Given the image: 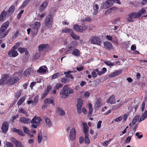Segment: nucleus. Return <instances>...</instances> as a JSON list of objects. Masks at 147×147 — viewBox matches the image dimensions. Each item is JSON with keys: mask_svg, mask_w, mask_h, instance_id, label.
Here are the masks:
<instances>
[{"mask_svg": "<svg viewBox=\"0 0 147 147\" xmlns=\"http://www.w3.org/2000/svg\"><path fill=\"white\" fill-rule=\"evenodd\" d=\"M74 93L73 90L71 88L67 87L64 86L62 89L61 90L59 95H62L61 97L63 98H67L69 95Z\"/></svg>", "mask_w": 147, "mask_h": 147, "instance_id": "nucleus-1", "label": "nucleus"}, {"mask_svg": "<svg viewBox=\"0 0 147 147\" xmlns=\"http://www.w3.org/2000/svg\"><path fill=\"white\" fill-rule=\"evenodd\" d=\"M9 22L7 21L4 23L0 28V36L5 37L8 34V32H5V30L9 26Z\"/></svg>", "mask_w": 147, "mask_h": 147, "instance_id": "nucleus-2", "label": "nucleus"}, {"mask_svg": "<svg viewBox=\"0 0 147 147\" xmlns=\"http://www.w3.org/2000/svg\"><path fill=\"white\" fill-rule=\"evenodd\" d=\"M53 20L52 15L51 14L48 15L46 18L45 20L46 26L48 27H51L53 24Z\"/></svg>", "mask_w": 147, "mask_h": 147, "instance_id": "nucleus-3", "label": "nucleus"}, {"mask_svg": "<svg viewBox=\"0 0 147 147\" xmlns=\"http://www.w3.org/2000/svg\"><path fill=\"white\" fill-rule=\"evenodd\" d=\"M7 84L9 85H12L16 83L19 81L18 77L16 76L10 77L8 75Z\"/></svg>", "mask_w": 147, "mask_h": 147, "instance_id": "nucleus-4", "label": "nucleus"}, {"mask_svg": "<svg viewBox=\"0 0 147 147\" xmlns=\"http://www.w3.org/2000/svg\"><path fill=\"white\" fill-rule=\"evenodd\" d=\"M87 28V27L86 25L80 26L76 24L73 25V28L74 30L78 32L84 31L86 30Z\"/></svg>", "mask_w": 147, "mask_h": 147, "instance_id": "nucleus-5", "label": "nucleus"}, {"mask_svg": "<svg viewBox=\"0 0 147 147\" xmlns=\"http://www.w3.org/2000/svg\"><path fill=\"white\" fill-rule=\"evenodd\" d=\"M137 14V13L134 12L129 14L127 16V21L130 22H133L134 19L138 18Z\"/></svg>", "mask_w": 147, "mask_h": 147, "instance_id": "nucleus-6", "label": "nucleus"}, {"mask_svg": "<svg viewBox=\"0 0 147 147\" xmlns=\"http://www.w3.org/2000/svg\"><path fill=\"white\" fill-rule=\"evenodd\" d=\"M76 129L74 127L72 128L70 130L69 137L71 141L74 140L76 138Z\"/></svg>", "mask_w": 147, "mask_h": 147, "instance_id": "nucleus-7", "label": "nucleus"}, {"mask_svg": "<svg viewBox=\"0 0 147 147\" xmlns=\"http://www.w3.org/2000/svg\"><path fill=\"white\" fill-rule=\"evenodd\" d=\"M40 25V23L39 22H36L34 23V25H33L32 27V29L31 32L33 33V34H36L38 31V28H39Z\"/></svg>", "mask_w": 147, "mask_h": 147, "instance_id": "nucleus-8", "label": "nucleus"}, {"mask_svg": "<svg viewBox=\"0 0 147 147\" xmlns=\"http://www.w3.org/2000/svg\"><path fill=\"white\" fill-rule=\"evenodd\" d=\"M62 33H68L70 34V35L71 37H79L77 36L76 35L74 34L72 30L68 28H63L61 30Z\"/></svg>", "mask_w": 147, "mask_h": 147, "instance_id": "nucleus-9", "label": "nucleus"}, {"mask_svg": "<svg viewBox=\"0 0 147 147\" xmlns=\"http://www.w3.org/2000/svg\"><path fill=\"white\" fill-rule=\"evenodd\" d=\"M114 1L113 0H107L106 1L103 6V8L104 9H106L112 6Z\"/></svg>", "mask_w": 147, "mask_h": 147, "instance_id": "nucleus-10", "label": "nucleus"}, {"mask_svg": "<svg viewBox=\"0 0 147 147\" xmlns=\"http://www.w3.org/2000/svg\"><path fill=\"white\" fill-rule=\"evenodd\" d=\"M8 54L10 57H15L18 55V53L15 49L12 48L8 52Z\"/></svg>", "mask_w": 147, "mask_h": 147, "instance_id": "nucleus-11", "label": "nucleus"}, {"mask_svg": "<svg viewBox=\"0 0 147 147\" xmlns=\"http://www.w3.org/2000/svg\"><path fill=\"white\" fill-rule=\"evenodd\" d=\"M91 42L92 43L100 45L101 40L99 37H94L92 39Z\"/></svg>", "mask_w": 147, "mask_h": 147, "instance_id": "nucleus-12", "label": "nucleus"}, {"mask_svg": "<svg viewBox=\"0 0 147 147\" xmlns=\"http://www.w3.org/2000/svg\"><path fill=\"white\" fill-rule=\"evenodd\" d=\"M41 120L40 117H35L33 119L31 122L32 124H35L36 125H38Z\"/></svg>", "mask_w": 147, "mask_h": 147, "instance_id": "nucleus-13", "label": "nucleus"}, {"mask_svg": "<svg viewBox=\"0 0 147 147\" xmlns=\"http://www.w3.org/2000/svg\"><path fill=\"white\" fill-rule=\"evenodd\" d=\"M8 75H5L0 80V85L5 84H7V80L8 79Z\"/></svg>", "mask_w": 147, "mask_h": 147, "instance_id": "nucleus-14", "label": "nucleus"}, {"mask_svg": "<svg viewBox=\"0 0 147 147\" xmlns=\"http://www.w3.org/2000/svg\"><path fill=\"white\" fill-rule=\"evenodd\" d=\"M9 127V125L7 122H4L2 125L1 127V129L3 132L5 133H6Z\"/></svg>", "mask_w": 147, "mask_h": 147, "instance_id": "nucleus-15", "label": "nucleus"}, {"mask_svg": "<svg viewBox=\"0 0 147 147\" xmlns=\"http://www.w3.org/2000/svg\"><path fill=\"white\" fill-rule=\"evenodd\" d=\"M19 121L22 123L28 124L30 122V120L26 117H22L20 118Z\"/></svg>", "mask_w": 147, "mask_h": 147, "instance_id": "nucleus-16", "label": "nucleus"}, {"mask_svg": "<svg viewBox=\"0 0 147 147\" xmlns=\"http://www.w3.org/2000/svg\"><path fill=\"white\" fill-rule=\"evenodd\" d=\"M104 45L105 48L109 50H111L113 49V47L112 45L107 41L104 42Z\"/></svg>", "mask_w": 147, "mask_h": 147, "instance_id": "nucleus-17", "label": "nucleus"}, {"mask_svg": "<svg viewBox=\"0 0 147 147\" xmlns=\"http://www.w3.org/2000/svg\"><path fill=\"white\" fill-rule=\"evenodd\" d=\"M138 106V105L137 104H136L135 102H133L128 107V109L131 110L133 108H134L135 112H136L137 110Z\"/></svg>", "mask_w": 147, "mask_h": 147, "instance_id": "nucleus-18", "label": "nucleus"}, {"mask_svg": "<svg viewBox=\"0 0 147 147\" xmlns=\"http://www.w3.org/2000/svg\"><path fill=\"white\" fill-rule=\"evenodd\" d=\"M48 4L47 1L44 2L40 6L39 8V11L40 12H42L46 7Z\"/></svg>", "mask_w": 147, "mask_h": 147, "instance_id": "nucleus-19", "label": "nucleus"}, {"mask_svg": "<svg viewBox=\"0 0 147 147\" xmlns=\"http://www.w3.org/2000/svg\"><path fill=\"white\" fill-rule=\"evenodd\" d=\"M11 130L12 131L18 133L19 135L21 136H24L25 134L23 132L19 129H17L16 128L13 127L11 128Z\"/></svg>", "mask_w": 147, "mask_h": 147, "instance_id": "nucleus-20", "label": "nucleus"}, {"mask_svg": "<svg viewBox=\"0 0 147 147\" xmlns=\"http://www.w3.org/2000/svg\"><path fill=\"white\" fill-rule=\"evenodd\" d=\"M47 44H42L40 45L38 47V50L39 51H42L44 49H47L48 48Z\"/></svg>", "mask_w": 147, "mask_h": 147, "instance_id": "nucleus-21", "label": "nucleus"}, {"mask_svg": "<svg viewBox=\"0 0 147 147\" xmlns=\"http://www.w3.org/2000/svg\"><path fill=\"white\" fill-rule=\"evenodd\" d=\"M147 117V111L146 110L143 114L141 117L138 120L139 122L140 123L144 120Z\"/></svg>", "mask_w": 147, "mask_h": 147, "instance_id": "nucleus-22", "label": "nucleus"}, {"mask_svg": "<svg viewBox=\"0 0 147 147\" xmlns=\"http://www.w3.org/2000/svg\"><path fill=\"white\" fill-rule=\"evenodd\" d=\"M7 13L5 11H3L1 12L0 15V21H3L5 19Z\"/></svg>", "mask_w": 147, "mask_h": 147, "instance_id": "nucleus-23", "label": "nucleus"}, {"mask_svg": "<svg viewBox=\"0 0 147 147\" xmlns=\"http://www.w3.org/2000/svg\"><path fill=\"white\" fill-rule=\"evenodd\" d=\"M57 113L61 116H63L65 114L64 111L59 107H57Z\"/></svg>", "mask_w": 147, "mask_h": 147, "instance_id": "nucleus-24", "label": "nucleus"}, {"mask_svg": "<svg viewBox=\"0 0 147 147\" xmlns=\"http://www.w3.org/2000/svg\"><path fill=\"white\" fill-rule=\"evenodd\" d=\"M93 8L94 11L92 13L94 15H95L98 12V10L99 7L97 4H95L93 5Z\"/></svg>", "mask_w": 147, "mask_h": 147, "instance_id": "nucleus-25", "label": "nucleus"}, {"mask_svg": "<svg viewBox=\"0 0 147 147\" xmlns=\"http://www.w3.org/2000/svg\"><path fill=\"white\" fill-rule=\"evenodd\" d=\"M44 119L46 123L47 127H50L51 125V123L50 119L47 118L46 117H44Z\"/></svg>", "mask_w": 147, "mask_h": 147, "instance_id": "nucleus-26", "label": "nucleus"}, {"mask_svg": "<svg viewBox=\"0 0 147 147\" xmlns=\"http://www.w3.org/2000/svg\"><path fill=\"white\" fill-rule=\"evenodd\" d=\"M82 125L83 127V132L85 134H87V133L88 131V127L87 124L85 123H83Z\"/></svg>", "mask_w": 147, "mask_h": 147, "instance_id": "nucleus-27", "label": "nucleus"}, {"mask_svg": "<svg viewBox=\"0 0 147 147\" xmlns=\"http://www.w3.org/2000/svg\"><path fill=\"white\" fill-rule=\"evenodd\" d=\"M115 96L114 95H112L107 101V102L111 104L115 103Z\"/></svg>", "mask_w": 147, "mask_h": 147, "instance_id": "nucleus-28", "label": "nucleus"}, {"mask_svg": "<svg viewBox=\"0 0 147 147\" xmlns=\"http://www.w3.org/2000/svg\"><path fill=\"white\" fill-rule=\"evenodd\" d=\"M47 69V67L45 66L40 67L38 70L37 72L40 73H42L46 72Z\"/></svg>", "mask_w": 147, "mask_h": 147, "instance_id": "nucleus-29", "label": "nucleus"}, {"mask_svg": "<svg viewBox=\"0 0 147 147\" xmlns=\"http://www.w3.org/2000/svg\"><path fill=\"white\" fill-rule=\"evenodd\" d=\"M77 105V108H81L83 105V101L81 99H78Z\"/></svg>", "mask_w": 147, "mask_h": 147, "instance_id": "nucleus-30", "label": "nucleus"}, {"mask_svg": "<svg viewBox=\"0 0 147 147\" xmlns=\"http://www.w3.org/2000/svg\"><path fill=\"white\" fill-rule=\"evenodd\" d=\"M101 106V104H100V100H97L95 104L94 108L96 109H97L99 107Z\"/></svg>", "mask_w": 147, "mask_h": 147, "instance_id": "nucleus-31", "label": "nucleus"}, {"mask_svg": "<svg viewBox=\"0 0 147 147\" xmlns=\"http://www.w3.org/2000/svg\"><path fill=\"white\" fill-rule=\"evenodd\" d=\"M42 139V134L41 131H40L38 133V143H40Z\"/></svg>", "mask_w": 147, "mask_h": 147, "instance_id": "nucleus-32", "label": "nucleus"}, {"mask_svg": "<svg viewBox=\"0 0 147 147\" xmlns=\"http://www.w3.org/2000/svg\"><path fill=\"white\" fill-rule=\"evenodd\" d=\"M15 9V7L14 6L12 5L9 8L8 12L9 15H11Z\"/></svg>", "mask_w": 147, "mask_h": 147, "instance_id": "nucleus-33", "label": "nucleus"}, {"mask_svg": "<svg viewBox=\"0 0 147 147\" xmlns=\"http://www.w3.org/2000/svg\"><path fill=\"white\" fill-rule=\"evenodd\" d=\"M39 96H36L34 98V100H32L33 102V105L36 106L38 103Z\"/></svg>", "mask_w": 147, "mask_h": 147, "instance_id": "nucleus-34", "label": "nucleus"}, {"mask_svg": "<svg viewBox=\"0 0 147 147\" xmlns=\"http://www.w3.org/2000/svg\"><path fill=\"white\" fill-rule=\"evenodd\" d=\"M145 12V9L144 8H142L137 13V14L138 17L139 18Z\"/></svg>", "mask_w": 147, "mask_h": 147, "instance_id": "nucleus-35", "label": "nucleus"}, {"mask_svg": "<svg viewBox=\"0 0 147 147\" xmlns=\"http://www.w3.org/2000/svg\"><path fill=\"white\" fill-rule=\"evenodd\" d=\"M72 54L75 56H78L80 55V51L78 50L75 49L74 50Z\"/></svg>", "mask_w": 147, "mask_h": 147, "instance_id": "nucleus-36", "label": "nucleus"}, {"mask_svg": "<svg viewBox=\"0 0 147 147\" xmlns=\"http://www.w3.org/2000/svg\"><path fill=\"white\" fill-rule=\"evenodd\" d=\"M18 111L20 113L24 114L26 117H28L29 115L28 113L23 109H19L18 110Z\"/></svg>", "mask_w": 147, "mask_h": 147, "instance_id": "nucleus-37", "label": "nucleus"}, {"mask_svg": "<svg viewBox=\"0 0 147 147\" xmlns=\"http://www.w3.org/2000/svg\"><path fill=\"white\" fill-rule=\"evenodd\" d=\"M89 109V115H91L93 112V109L92 108V105L91 103H89L88 105Z\"/></svg>", "mask_w": 147, "mask_h": 147, "instance_id": "nucleus-38", "label": "nucleus"}, {"mask_svg": "<svg viewBox=\"0 0 147 147\" xmlns=\"http://www.w3.org/2000/svg\"><path fill=\"white\" fill-rule=\"evenodd\" d=\"M25 99V97H22L18 101L17 103L18 105H21L22 103L24 102Z\"/></svg>", "mask_w": 147, "mask_h": 147, "instance_id": "nucleus-39", "label": "nucleus"}, {"mask_svg": "<svg viewBox=\"0 0 147 147\" xmlns=\"http://www.w3.org/2000/svg\"><path fill=\"white\" fill-rule=\"evenodd\" d=\"M139 119V116L138 115H136L135 116L134 118H133L132 121V124L133 125H134L136 123L137 121Z\"/></svg>", "mask_w": 147, "mask_h": 147, "instance_id": "nucleus-40", "label": "nucleus"}, {"mask_svg": "<svg viewBox=\"0 0 147 147\" xmlns=\"http://www.w3.org/2000/svg\"><path fill=\"white\" fill-rule=\"evenodd\" d=\"M63 85V84L61 83L57 84L56 86L54 87V88L56 90H58L59 88H61Z\"/></svg>", "mask_w": 147, "mask_h": 147, "instance_id": "nucleus-41", "label": "nucleus"}, {"mask_svg": "<svg viewBox=\"0 0 147 147\" xmlns=\"http://www.w3.org/2000/svg\"><path fill=\"white\" fill-rule=\"evenodd\" d=\"M10 140L15 145L17 143V142L19 141L18 140H16L15 138L13 137H11L10 138Z\"/></svg>", "mask_w": 147, "mask_h": 147, "instance_id": "nucleus-42", "label": "nucleus"}, {"mask_svg": "<svg viewBox=\"0 0 147 147\" xmlns=\"http://www.w3.org/2000/svg\"><path fill=\"white\" fill-rule=\"evenodd\" d=\"M105 63L107 65L110 66H113L114 65V64L110 61H105Z\"/></svg>", "mask_w": 147, "mask_h": 147, "instance_id": "nucleus-43", "label": "nucleus"}, {"mask_svg": "<svg viewBox=\"0 0 147 147\" xmlns=\"http://www.w3.org/2000/svg\"><path fill=\"white\" fill-rule=\"evenodd\" d=\"M85 141L88 144H89L90 142L87 134H85Z\"/></svg>", "mask_w": 147, "mask_h": 147, "instance_id": "nucleus-44", "label": "nucleus"}, {"mask_svg": "<svg viewBox=\"0 0 147 147\" xmlns=\"http://www.w3.org/2000/svg\"><path fill=\"white\" fill-rule=\"evenodd\" d=\"M22 127L24 132L26 134H28L29 131L28 128L24 126H23Z\"/></svg>", "mask_w": 147, "mask_h": 147, "instance_id": "nucleus-45", "label": "nucleus"}, {"mask_svg": "<svg viewBox=\"0 0 147 147\" xmlns=\"http://www.w3.org/2000/svg\"><path fill=\"white\" fill-rule=\"evenodd\" d=\"M15 145L16 147H24V146L22 143L19 141L17 142V143Z\"/></svg>", "mask_w": 147, "mask_h": 147, "instance_id": "nucleus-46", "label": "nucleus"}, {"mask_svg": "<svg viewBox=\"0 0 147 147\" xmlns=\"http://www.w3.org/2000/svg\"><path fill=\"white\" fill-rule=\"evenodd\" d=\"M61 82L64 83H66L69 82V81L67 80V78H61Z\"/></svg>", "mask_w": 147, "mask_h": 147, "instance_id": "nucleus-47", "label": "nucleus"}, {"mask_svg": "<svg viewBox=\"0 0 147 147\" xmlns=\"http://www.w3.org/2000/svg\"><path fill=\"white\" fill-rule=\"evenodd\" d=\"M48 103L49 104H51L53 105H54L55 103L53 98L51 97L50 98H49Z\"/></svg>", "mask_w": 147, "mask_h": 147, "instance_id": "nucleus-48", "label": "nucleus"}, {"mask_svg": "<svg viewBox=\"0 0 147 147\" xmlns=\"http://www.w3.org/2000/svg\"><path fill=\"white\" fill-rule=\"evenodd\" d=\"M73 72L71 71H69L67 72H65L64 73V74H65L66 77H69V75H70V73Z\"/></svg>", "mask_w": 147, "mask_h": 147, "instance_id": "nucleus-49", "label": "nucleus"}, {"mask_svg": "<svg viewBox=\"0 0 147 147\" xmlns=\"http://www.w3.org/2000/svg\"><path fill=\"white\" fill-rule=\"evenodd\" d=\"M21 92L20 91H19L16 92L15 94V97L16 98H18L21 95Z\"/></svg>", "mask_w": 147, "mask_h": 147, "instance_id": "nucleus-50", "label": "nucleus"}, {"mask_svg": "<svg viewBox=\"0 0 147 147\" xmlns=\"http://www.w3.org/2000/svg\"><path fill=\"white\" fill-rule=\"evenodd\" d=\"M6 145L7 147H13L14 146L13 144L9 142H7Z\"/></svg>", "mask_w": 147, "mask_h": 147, "instance_id": "nucleus-51", "label": "nucleus"}, {"mask_svg": "<svg viewBox=\"0 0 147 147\" xmlns=\"http://www.w3.org/2000/svg\"><path fill=\"white\" fill-rule=\"evenodd\" d=\"M26 50V49H24L21 47L19 48L18 49V51L21 53H24Z\"/></svg>", "mask_w": 147, "mask_h": 147, "instance_id": "nucleus-52", "label": "nucleus"}, {"mask_svg": "<svg viewBox=\"0 0 147 147\" xmlns=\"http://www.w3.org/2000/svg\"><path fill=\"white\" fill-rule=\"evenodd\" d=\"M59 74L58 73H57L54 74L52 76V79H55L59 77Z\"/></svg>", "mask_w": 147, "mask_h": 147, "instance_id": "nucleus-53", "label": "nucleus"}, {"mask_svg": "<svg viewBox=\"0 0 147 147\" xmlns=\"http://www.w3.org/2000/svg\"><path fill=\"white\" fill-rule=\"evenodd\" d=\"M28 3H29L26 0H25V1L23 3L21 7L22 8H24L25 6L28 5Z\"/></svg>", "mask_w": 147, "mask_h": 147, "instance_id": "nucleus-54", "label": "nucleus"}, {"mask_svg": "<svg viewBox=\"0 0 147 147\" xmlns=\"http://www.w3.org/2000/svg\"><path fill=\"white\" fill-rule=\"evenodd\" d=\"M131 136H128L126 139L125 142V143H129L131 141Z\"/></svg>", "mask_w": 147, "mask_h": 147, "instance_id": "nucleus-55", "label": "nucleus"}, {"mask_svg": "<svg viewBox=\"0 0 147 147\" xmlns=\"http://www.w3.org/2000/svg\"><path fill=\"white\" fill-rule=\"evenodd\" d=\"M24 12V11L23 10H22L18 14L17 16V18L18 19H19L21 16L22 14Z\"/></svg>", "mask_w": 147, "mask_h": 147, "instance_id": "nucleus-56", "label": "nucleus"}, {"mask_svg": "<svg viewBox=\"0 0 147 147\" xmlns=\"http://www.w3.org/2000/svg\"><path fill=\"white\" fill-rule=\"evenodd\" d=\"M110 141H111L110 140H108V141H105L103 142V145L104 146H106L108 145L109 143V142H110Z\"/></svg>", "mask_w": 147, "mask_h": 147, "instance_id": "nucleus-57", "label": "nucleus"}, {"mask_svg": "<svg viewBox=\"0 0 147 147\" xmlns=\"http://www.w3.org/2000/svg\"><path fill=\"white\" fill-rule=\"evenodd\" d=\"M140 134L139 132H137L136 133L135 136L138 137L139 139H141L142 138L143 135H140Z\"/></svg>", "mask_w": 147, "mask_h": 147, "instance_id": "nucleus-58", "label": "nucleus"}, {"mask_svg": "<svg viewBox=\"0 0 147 147\" xmlns=\"http://www.w3.org/2000/svg\"><path fill=\"white\" fill-rule=\"evenodd\" d=\"M91 75L93 78H96L97 76V74L96 73L94 69L93 70V71L92 72Z\"/></svg>", "mask_w": 147, "mask_h": 147, "instance_id": "nucleus-59", "label": "nucleus"}, {"mask_svg": "<svg viewBox=\"0 0 147 147\" xmlns=\"http://www.w3.org/2000/svg\"><path fill=\"white\" fill-rule=\"evenodd\" d=\"M122 119V117L121 116L117 118L115 120V121L116 122H119L121 121Z\"/></svg>", "mask_w": 147, "mask_h": 147, "instance_id": "nucleus-60", "label": "nucleus"}, {"mask_svg": "<svg viewBox=\"0 0 147 147\" xmlns=\"http://www.w3.org/2000/svg\"><path fill=\"white\" fill-rule=\"evenodd\" d=\"M20 45V44L19 42L17 43L16 45H14L12 48L14 49H16Z\"/></svg>", "mask_w": 147, "mask_h": 147, "instance_id": "nucleus-61", "label": "nucleus"}, {"mask_svg": "<svg viewBox=\"0 0 147 147\" xmlns=\"http://www.w3.org/2000/svg\"><path fill=\"white\" fill-rule=\"evenodd\" d=\"M49 92L47 91L46 90L45 91L44 93H43L42 96V98H45V96H46L49 93Z\"/></svg>", "mask_w": 147, "mask_h": 147, "instance_id": "nucleus-62", "label": "nucleus"}, {"mask_svg": "<svg viewBox=\"0 0 147 147\" xmlns=\"http://www.w3.org/2000/svg\"><path fill=\"white\" fill-rule=\"evenodd\" d=\"M95 71L96 72V73L98 75H101V74L100 71H99V70L97 69H94Z\"/></svg>", "mask_w": 147, "mask_h": 147, "instance_id": "nucleus-63", "label": "nucleus"}, {"mask_svg": "<svg viewBox=\"0 0 147 147\" xmlns=\"http://www.w3.org/2000/svg\"><path fill=\"white\" fill-rule=\"evenodd\" d=\"M102 123V121H99L98 122L97 124V128L98 129H99L101 125V123Z\"/></svg>", "mask_w": 147, "mask_h": 147, "instance_id": "nucleus-64", "label": "nucleus"}]
</instances>
